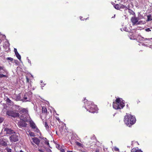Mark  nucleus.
Masks as SVG:
<instances>
[{
    "instance_id": "nucleus-1",
    "label": "nucleus",
    "mask_w": 152,
    "mask_h": 152,
    "mask_svg": "<svg viewBox=\"0 0 152 152\" xmlns=\"http://www.w3.org/2000/svg\"><path fill=\"white\" fill-rule=\"evenodd\" d=\"M85 104V107L87 111L89 112L94 113H96L98 110L97 106L94 104L91 101H88V100L84 99V100Z\"/></svg>"
},
{
    "instance_id": "nucleus-2",
    "label": "nucleus",
    "mask_w": 152,
    "mask_h": 152,
    "mask_svg": "<svg viewBox=\"0 0 152 152\" xmlns=\"http://www.w3.org/2000/svg\"><path fill=\"white\" fill-rule=\"evenodd\" d=\"M136 119L135 117L131 115L126 113L124 118V121L126 124L129 127L134 124L136 122Z\"/></svg>"
},
{
    "instance_id": "nucleus-3",
    "label": "nucleus",
    "mask_w": 152,
    "mask_h": 152,
    "mask_svg": "<svg viewBox=\"0 0 152 152\" xmlns=\"http://www.w3.org/2000/svg\"><path fill=\"white\" fill-rule=\"evenodd\" d=\"M124 106V103L122 99L117 98L115 100V102H113V107L116 110L122 109Z\"/></svg>"
},
{
    "instance_id": "nucleus-4",
    "label": "nucleus",
    "mask_w": 152,
    "mask_h": 152,
    "mask_svg": "<svg viewBox=\"0 0 152 152\" xmlns=\"http://www.w3.org/2000/svg\"><path fill=\"white\" fill-rule=\"evenodd\" d=\"M15 110H8L6 111V114L9 116L15 118L19 117V114Z\"/></svg>"
},
{
    "instance_id": "nucleus-5",
    "label": "nucleus",
    "mask_w": 152,
    "mask_h": 152,
    "mask_svg": "<svg viewBox=\"0 0 152 152\" xmlns=\"http://www.w3.org/2000/svg\"><path fill=\"white\" fill-rule=\"evenodd\" d=\"M32 97V93L31 92H29L26 93L24 95L23 99L21 100L23 102L30 101Z\"/></svg>"
},
{
    "instance_id": "nucleus-6",
    "label": "nucleus",
    "mask_w": 152,
    "mask_h": 152,
    "mask_svg": "<svg viewBox=\"0 0 152 152\" xmlns=\"http://www.w3.org/2000/svg\"><path fill=\"white\" fill-rule=\"evenodd\" d=\"M21 119H22L24 121L20 122L18 123V126L20 128H22L23 127H25L27 126V124L25 122H27L28 120L25 117V118H22L21 117L20 118Z\"/></svg>"
},
{
    "instance_id": "nucleus-7",
    "label": "nucleus",
    "mask_w": 152,
    "mask_h": 152,
    "mask_svg": "<svg viewBox=\"0 0 152 152\" xmlns=\"http://www.w3.org/2000/svg\"><path fill=\"white\" fill-rule=\"evenodd\" d=\"M19 134L18 133H15L12 135L10 137L11 141L16 142L18 140Z\"/></svg>"
},
{
    "instance_id": "nucleus-8",
    "label": "nucleus",
    "mask_w": 152,
    "mask_h": 152,
    "mask_svg": "<svg viewBox=\"0 0 152 152\" xmlns=\"http://www.w3.org/2000/svg\"><path fill=\"white\" fill-rule=\"evenodd\" d=\"M4 132L6 134H11L13 133H15L14 131L8 128H5L4 129Z\"/></svg>"
},
{
    "instance_id": "nucleus-9",
    "label": "nucleus",
    "mask_w": 152,
    "mask_h": 152,
    "mask_svg": "<svg viewBox=\"0 0 152 152\" xmlns=\"http://www.w3.org/2000/svg\"><path fill=\"white\" fill-rule=\"evenodd\" d=\"M32 140L33 142L36 144L37 145H39L40 142L39 140L37 137H34L32 138Z\"/></svg>"
},
{
    "instance_id": "nucleus-10",
    "label": "nucleus",
    "mask_w": 152,
    "mask_h": 152,
    "mask_svg": "<svg viewBox=\"0 0 152 152\" xmlns=\"http://www.w3.org/2000/svg\"><path fill=\"white\" fill-rule=\"evenodd\" d=\"M138 18L133 17L132 18L131 20L133 24H135L138 22Z\"/></svg>"
},
{
    "instance_id": "nucleus-11",
    "label": "nucleus",
    "mask_w": 152,
    "mask_h": 152,
    "mask_svg": "<svg viewBox=\"0 0 152 152\" xmlns=\"http://www.w3.org/2000/svg\"><path fill=\"white\" fill-rule=\"evenodd\" d=\"M29 124H30V127L33 129H35V128L37 126L34 123V122L31 120L29 121Z\"/></svg>"
},
{
    "instance_id": "nucleus-12",
    "label": "nucleus",
    "mask_w": 152,
    "mask_h": 152,
    "mask_svg": "<svg viewBox=\"0 0 152 152\" xmlns=\"http://www.w3.org/2000/svg\"><path fill=\"white\" fill-rule=\"evenodd\" d=\"M45 127L46 129L49 132H50L51 128H50L48 124L47 123L46 121L45 122Z\"/></svg>"
},
{
    "instance_id": "nucleus-13",
    "label": "nucleus",
    "mask_w": 152,
    "mask_h": 152,
    "mask_svg": "<svg viewBox=\"0 0 152 152\" xmlns=\"http://www.w3.org/2000/svg\"><path fill=\"white\" fill-rule=\"evenodd\" d=\"M120 10H121V9H125L124 11H126L128 9V7H127L126 6L122 4H120Z\"/></svg>"
},
{
    "instance_id": "nucleus-14",
    "label": "nucleus",
    "mask_w": 152,
    "mask_h": 152,
    "mask_svg": "<svg viewBox=\"0 0 152 152\" xmlns=\"http://www.w3.org/2000/svg\"><path fill=\"white\" fill-rule=\"evenodd\" d=\"M152 38H145L144 39V41L145 42L147 43H149L150 44H152Z\"/></svg>"
},
{
    "instance_id": "nucleus-15",
    "label": "nucleus",
    "mask_w": 152,
    "mask_h": 152,
    "mask_svg": "<svg viewBox=\"0 0 152 152\" xmlns=\"http://www.w3.org/2000/svg\"><path fill=\"white\" fill-rule=\"evenodd\" d=\"M112 4L113 5L114 7L116 9L120 10V4H115L113 2H112Z\"/></svg>"
},
{
    "instance_id": "nucleus-16",
    "label": "nucleus",
    "mask_w": 152,
    "mask_h": 152,
    "mask_svg": "<svg viewBox=\"0 0 152 152\" xmlns=\"http://www.w3.org/2000/svg\"><path fill=\"white\" fill-rule=\"evenodd\" d=\"M131 152H142L140 150L138 149V148H134L131 150Z\"/></svg>"
},
{
    "instance_id": "nucleus-17",
    "label": "nucleus",
    "mask_w": 152,
    "mask_h": 152,
    "mask_svg": "<svg viewBox=\"0 0 152 152\" xmlns=\"http://www.w3.org/2000/svg\"><path fill=\"white\" fill-rule=\"evenodd\" d=\"M5 100H6L7 102L10 105H12L13 104V102L11 101L8 97H6L5 98Z\"/></svg>"
},
{
    "instance_id": "nucleus-18",
    "label": "nucleus",
    "mask_w": 152,
    "mask_h": 152,
    "mask_svg": "<svg viewBox=\"0 0 152 152\" xmlns=\"http://www.w3.org/2000/svg\"><path fill=\"white\" fill-rule=\"evenodd\" d=\"M0 70H2V71H1V73H4L7 72V70L5 69L4 66H0Z\"/></svg>"
},
{
    "instance_id": "nucleus-19",
    "label": "nucleus",
    "mask_w": 152,
    "mask_h": 152,
    "mask_svg": "<svg viewBox=\"0 0 152 152\" xmlns=\"http://www.w3.org/2000/svg\"><path fill=\"white\" fill-rule=\"evenodd\" d=\"M42 139L45 141V144L48 146L49 147H50L49 143V142L48 140H47V139L46 138L43 137Z\"/></svg>"
},
{
    "instance_id": "nucleus-20",
    "label": "nucleus",
    "mask_w": 152,
    "mask_h": 152,
    "mask_svg": "<svg viewBox=\"0 0 152 152\" xmlns=\"http://www.w3.org/2000/svg\"><path fill=\"white\" fill-rule=\"evenodd\" d=\"M147 19L146 20V21L152 20V16L151 15H149L147 16Z\"/></svg>"
},
{
    "instance_id": "nucleus-21",
    "label": "nucleus",
    "mask_w": 152,
    "mask_h": 152,
    "mask_svg": "<svg viewBox=\"0 0 152 152\" xmlns=\"http://www.w3.org/2000/svg\"><path fill=\"white\" fill-rule=\"evenodd\" d=\"M28 111L26 109L24 108H22L21 110L20 111V112H21L23 113L26 114L27 113Z\"/></svg>"
},
{
    "instance_id": "nucleus-22",
    "label": "nucleus",
    "mask_w": 152,
    "mask_h": 152,
    "mask_svg": "<svg viewBox=\"0 0 152 152\" xmlns=\"http://www.w3.org/2000/svg\"><path fill=\"white\" fill-rule=\"evenodd\" d=\"M128 9H127L129 10V12L130 14H131V15H135V14L134 12L133 11H132V10L130 9L128 6Z\"/></svg>"
},
{
    "instance_id": "nucleus-23",
    "label": "nucleus",
    "mask_w": 152,
    "mask_h": 152,
    "mask_svg": "<svg viewBox=\"0 0 152 152\" xmlns=\"http://www.w3.org/2000/svg\"><path fill=\"white\" fill-rule=\"evenodd\" d=\"M145 38L142 37L141 36H138L137 38V40H139L140 41L144 40V41Z\"/></svg>"
},
{
    "instance_id": "nucleus-24",
    "label": "nucleus",
    "mask_w": 152,
    "mask_h": 152,
    "mask_svg": "<svg viewBox=\"0 0 152 152\" xmlns=\"http://www.w3.org/2000/svg\"><path fill=\"white\" fill-rule=\"evenodd\" d=\"M14 106H15L14 107H15V108L16 109H17L18 110H19L20 111L21 110L22 108L21 107H20V106H19V105H15Z\"/></svg>"
},
{
    "instance_id": "nucleus-25",
    "label": "nucleus",
    "mask_w": 152,
    "mask_h": 152,
    "mask_svg": "<svg viewBox=\"0 0 152 152\" xmlns=\"http://www.w3.org/2000/svg\"><path fill=\"white\" fill-rule=\"evenodd\" d=\"M28 135L31 137H35V135L33 132L29 131L28 132Z\"/></svg>"
},
{
    "instance_id": "nucleus-26",
    "label": "nucleus",
    "mask_w": 152,
    "mask_h": 152,
    "mask_svg": "<svg viewBox=\"0 0 152 152\" xmlns=\"http://www.w3.org/2000/svg\"><path fill=\"white\" fill-rule=\"evenodd\" d=\"M17 58L20 61H21V57L20 55L18 53H17V54H15Z\"/></svg>"
},
{
    "instance_id": "nucleus-27",
    "label": "nucleus",
    "mask_w": 152,
    "mask_h": 152,
    "mask_svg": "<svg viewBox=\"0 0 152 152\" xmlns=\"http://www.w3.org/2000/svg\"><path fill=\"white\" fill-rule=\"evenodd\" d=\"M42 113H46L47 112V109L45 107H42Z\"/></svg>"
},
{
    "instance_id": "nucleus-28",
    "label": "nucleus",
    "mask_w": 152,
    "mask_h": 152,
    "mask_svg": "<svg viewBox=\"0 0 152 152\" xmlns=\"http://www.w3.org/2000/svg\"><path fill=\"white\" fill-rule=\"evenodd\" d=\"M34 129V131L37 133H38L39 132V129H38V128H37V127L36 126V127H35V129Z\"/></svg>"
},
{
    "instance_id": "nucleus-29",
    "label": "nucleus",
    "mask_w": 152,
    "mask_h": 152,
    "mask_svg": "<svg viewBox=\"0 0 152 152\" xmlns=\"http://www.w3.org/2000/svg\"><path fill=\"white\" fill-rule=\"evenodd\" d=\"M75 143H76V144L77 145L79 146H82V144H81L80 143L78 142H75Z\"/></svg>"
},
{
    "instance_id": "nucleus-30",
    "label": "nucleus",
    "mask_w": 152,
    "mask_h": 152,
    "mask_svg": "<svg viewBox=\"0 0 152 152\" xmlns=\"http://www.w3.org/2000/svg\"><path fill=\"white\" fill-rule=\"evenodd\" d=\"M7 77V76L5 75H3V74H0V78H2V77Z\"/></svg>"
},
{
    "instance_id": "nucleus-31",
    "label": "nucleus",
    "mask_w": 152,
    "mask_h": 152,
    "mask_svg": "<svg viewBox=\"0 0 152 152\" xmlns=\"http://www.w3.org/2000/svg\"><path fill=\"white\" fill-rule=\"evenodd\" d=\"M4 118L3 117H0V123H1L3 122Z\"/></svg>"
},
{
    "instance_id": "nucleus-32",
    "label": "nucleus",
    "mask_w": 152,
    "mask_h": 152,
    "mask_svg": "<svg viewBox=\"0 0 152 152\" xmlns=\"http://www.w3.org/2000/svg\"><path fill=\"white\" fill-rule=\"evenodd\" d=\"M2 145L4 146H6L7 145V143L4 141H3V143H2Z\"/></svg>"
},
{
    "instance_id": "nucleus-33",
    "label": "nucleus",
    "mask_w": 152,
    "mask_h": 152,
    "mask_svg": "<svg viewBox=\"0 0 152 152\" xmlns=\"http://www.w3.org/2000/svg\"><path fill=\"white\" fill-rule=\"evenodd\" d=\"M7 60L12 61L13 60V59L11 57H8L7 58Z\"/></svg>"
},
{
    "instance_id": "nucleus-34",
    "label": "nucleus",
    "mask_w": 152,
    "mask_h": 152,
    "mask_svg": "<svg viewBox=\"0 0 152 152\" xmlns=\"http://www.w3.org/2000/svg\"><path fill=\"white\" fill-rule=\"evenodd\" d=\"M114 149L115 151H119V149L116 147H115L114 148Z\"/></svg>"
},
{
    "instance_id": "nucleus-35",
    "label": "nucleus",
    "mask_w": 152,
    "mask_h": 152,
    "mask_svg": "<svg viewBox=\"0 0 152 152\" xmlns=\"http://www.w3.org/2000/svg\"><path fill=\"white\" fill-rule=\"evenodd\" d=\"M145 31H146L147 32H149L151 31V30L149 28H146L145 29Z\"/></svg>"
},
{
    "instance_id": "nucleus-36",
    "label": "nucleus",
    "mask_w": 152,
    "mask_h": 152,
    "mask_svg": "<svg viewBox=\"0 0 152 152\" xmlns=\"http://www.w3.org/2000/svg\"><path fill=\"white\" fill-rule=\"evenodd\" d=\"M7 152H12V150L10 148H7Z\"/></svg>"
},
{
    "instance_id": "nucleus-37",
    "label": "nucleus",
    "mask_w": 152,
    "mask_h": 152,
    "mask_svg": "<svg viewBox=\"0 0 152 152\" xmlns=\"http://www.w3.org/2000/svg\"><path fill=\"white\" fill-rule=\"evenodd\" d=\"M91 139L92 140H94L95 139H96V138L94 135H93L92 137L91 138Z\"/></svg>"
},
{
    "instance_id": "nucleus-38",
    "label": "nucleus",
    "mask_w": 152,
    "mask_h": 152,
    "mask_svg": "<svg viewBox=\"0 0 152 152\" xmlns=\"http://www.w3.org/2000/svg\"><path fill=\"white\" fill-rule=\"evenodd\" d=\"M14 50L15 54H17V53H18L17 51V50L15 48L14 49Z\"/></svg>"
},
{
    "instance_id": "nucleus-39",
    "label": "nucleus",
    "mask_w": 152,
    "mask_h": 152,
    "mask_svg": "<svg viewBox=\"0 0 152 152\" xmlns=\"http://www.w3.org/2000/svg\"><path fill=\"white\" fill-rule=\"evenodd\" d=\"M61 152H65V150L63 149H61Z\"/></svg>"
},
{
    "instance_id": "nucleus-40",
    "label": "nucleus",
    "mask_w": 152,
    "mask_h": 152,
    "mask_svg": "<svg viewBox=\"0 0 152 152\" xmlns=\"http://www.w3.org/2000/svg\"><path fill=\"white\" fill-rule=\"evenodd\" d=\"M26 82H28L29 81V79L27 77L26 78Z\"/></svg>"
},
{
    "instance_id": "nucleus-41",
    "label": "nucleus",
    "mask_w": 152,
    "mask_h": 152,
    "mask_svg": "<svg viewBox=\"0 0 152 152\" xmlns=\"http://www.w3.org/2000/svg\"><path fill=\"white\" fill-rule=\"evenodd\" d=\"M28 63L31 64V61L28 59Z\"/></svg>"
},
{
    "instance_id": "nucleus-42",
    "label": "nucleus",
    "mask_w": 152,
    "mask_h": 152,
    "mask_svg": "<svg viewBox=\"0 0 152 152\" xmlns=\"http://www.w3.org/2000/svg\"><path fill=\"white\" fill-rule=\"evenodd\" d=\"M99 149H96V152H99Z\"/></svg>"
},
{
    "instance_id": "nucleus-43",
    "label": "nucleus",
    "mask_w": 152,
    "mask_h": 152,
    "mask_svg": "<svg viewBox=\"0 0 152 152\" xmlns=\"http://www.w3.org/2000/svg\"><path fill=\"white\" fill-rule=\"evenodd\" d=\"M45 85V84H43L42 85L41 87H43Z\"/></svg>"
},
{
    "instance_id": "nucleus-44",
    "label": "nucleus",
    "mask_w": 152,
    "mask_h": 152,
    "mask_svg": "<svg viewBox=\"0 0 152 152\" xmlns=\"http://www.w3.org/2000/svg\"><path fill=\"white\" fill-rule=\"evenodd\" d=\"M48 152H51V150L50 149H48Z\"/></svg>"
},
{
    "instance_id": "nucleus-45",
    "label": "nucleus",
    "mask_w": 152,
    "mask_h": 152,
    "mask_svg": "<svg viewBox=\"0 0 152 152\" xmlns=\"http://www.w3.org/2000/svg\"><path fill=\"white\" fill-rule=\"evenodd\" d=\"M142 45H144V46H147V45H145V44H142Z\"/></svg>"
},
{
    "instance_id": "nucleus-46",
    "label": "nucleus",
    "mask_w": 152,
    "mask_h": 152,
    "mask_svg": "<svg viewBox=\"0 0 152 152\" xmlns=\"http://www.w3.org/2000/svg\"><path fill=\"white\" fill-rule=\"evenodd\" d=\"M56 119H57L58 121H59V119L58 118H56Z\"/></svg>"
},
{
    "instance_id": "nucleus-47",
    "label": "nucleus",
    "mask_w": 152,
    "mask_h": 152,
    "mask_svg": "<svg viewBox=\"0 0 152 152\" xmlns=\"http://www.w3.org/2000/svg\"><path fill=\"white\" fill-rule=\"evenodd\" d=\"M39 151H40V152H42V150H41V149H39Z\"/></svg>"
},
{
    "instance_id": "nucleus-48",
    "label": "nucleus",
    "mask_w": 152,
    "mask_h": 152,
    "mask_svg": "<svg viewBox=\"0 0 152 152\" xmlns=\"http://www.w3.org/2000/svg\"><path fill=\"white\" fill-rule=\"evenodd\" d=\"M67 152H73V151H67Z\"/></svg>"
},
{
    "instance_id": "nucleus-49",
    "label": "nucleus",
    "mask_w": 152,
    "mask_h": 152,
    "mask_svg": "<svg viewBox=\"0 0 152 152\" xmlns=\"http://www.w3.org/2000/svg\"><path fill=\"white\" fill-rule=\"evenodd\" d=\"M31 144L33 145L34 144V143L33 142H31Z\"/></svg>"
},
{
    "instance_id": "nucleus-50",
    "label": "nucleus",
    "mask_w": 152,
    "mask_h": 152,
    "mask_svg": "<svg viewBox=\"0 0 152 152\" xmlns=\"http://www.w3.org/2000/svg\"><path fill=\"white\" fill-rule=\"evenodd\" d=\"M82 18V17L80 16V20H82V19H81Z\"/></svg>"
},
{
    "instance_id": "nucleus-51",
    "label": "nucleus",
    "mask_w": 152,
    "mask_h": 152,
    "mask_svg": "<svg viewBox=\"0 0 152 152\" xmlns=\"http://www.w3.org/2000/svg\"><path fill=\"white\" fill-rule=\"evenodd\" d=\"M33 146L34 147H35L36 146V145L34 144L33 145Z\"/></svg>"
},
{
    "instance_id": "nucleus-52",
    "label": "nucleus",
    "mask_w": 152,
    "mask_h": 152,
    "mask_svg": "<svg viewBox=\"0 0 152 152\" xmlns=\"http://www.w3.org/2000/svg\"><path fill=\"white\" fill-rule=\"evenodd\" d=\"M128 104H127L126 105V106L127 107H128Z\"/></svg>"
},
{
    "instance_id": "nucleus-53",
    "label": "nucleus",
    "mask_w": 152,
    "mask_h": 152,
    "mask_svg": "<svg viewBox=\"0 0 152 152\" xmlns=\"http://www.w3.org/2000/svg\"><path fill=\"white\" fill-rule=\"evenodd\" d=\"M40 83H42V80L41 81Z\"/></svg>"
},
{
    "instance_id": "nucleus-54",
    "label": "nucleus",
    "mask_w": 152,
    "mask_h": 152,
    "mask_svg": "<svg viewBox=\"0 0 152 152\" xmlns=\"http://www.w3.org/2000/svg\"><path fill=\"white\" fill-rule=\"evenodd\" d=\"M130 147V146H127V147H128V148H129V147Z\"/></svg>"
},
{
    "instance_id": "nucleus-55",
    "label": "nucleus",
    "mask_w": 152,
    "mask_h": 152,
    "mask_svg": "<svg viewBox=\"0 0 152 152\" xmlns=\"http://www.w3.org/2000/svg\"><path fill=\"white\" fill-rule=\"evenodd\" d=\"M42 87V88H42V89H43V87Z\"/></svg>"
},
{
    "instance_id": "nucleus-56",
    "label": "nucleus",
    "mask_w": 152,
    "mask_h": 152,
    "mask_svg": "<svg viewBox=\"0 0 152 152\" xmlns=\"http://www.w3.org/2000/svg\"><path fill=\"white\" fill-rule=\"evenodd\" d=\"M150 46H151V47H150V48H152V47H151V45Z\"/></svg>"
}]
</instances>
